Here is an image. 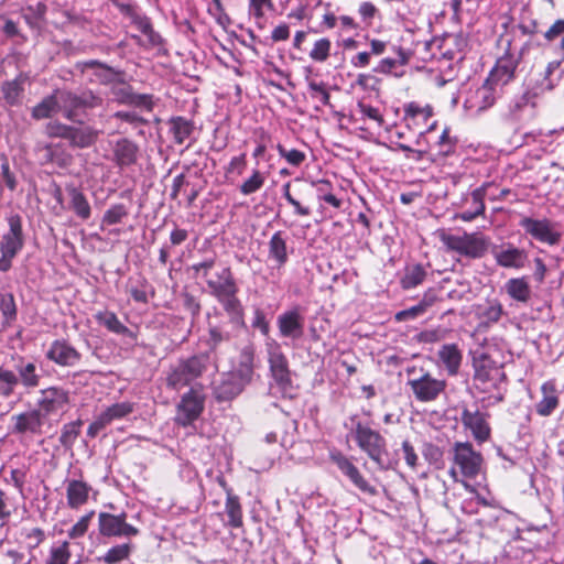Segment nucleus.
Wrapping results in <instances>:
<instances>
[{
	"label": "nucleus",
	"mask_w": 564,
	"mask_h": 564,
	"mask_svg": "<svg viewBox=\"0 0 564 564\" xmlns=\"http://www.w3.org/2000/svg\"><path fill=\"white\" fill-rule=\"evenodd\" d=\"M224 311L228 314L230 323L237 327L245 326L243 306L237 294L218 300Z\"/></svg>",
	"instance_id": "7c9ffc66"
},
{
	"label": "nucleus",
	"mask_w": 564,
	"mask_h": 564,
	"mask_svg": "<svg viewBox=\"0 0 564 564\" xmlns=\"http://www.w3.org/2000/svg\"><path fill=\"white\" fill-rule=\"evenodd\" d=\"M19 384V378L15 372L0 366V395L9 398L13 394Z\"/></svg>",
	"instance_id": "49530a36"
},
{
	"label": "nucleus",
	"mask_w": 564,
	"mask_h": 564,
	"mask_svg": "<svg viewBox=\"0 0 564 564\" xmlns=\"http://www.w3.org/2000/svg\"><path fill=\"white\" fill-rule=\"evenodd\" d=\"M0 311L7 323L17 318V305L12 293L0 294Z\"/></svg>",
	"instance_id": "603ef678"
},
{
	"label": "nucleus",
	"mask_w": 564,
	"mask_h": 564,
	"mask_svg": "<svg viewBox=\"0 0 564 564\" xmlns=\"http://www.w3.org/2000/svg\"><path fill=\"white\" fill-rule=\"evenodd\" d=\"M254 351L251 347H245L240 354L238 367L231 373L246 387L253 377Z\"/></svg>",
	"instance_id": "bb28decb"
},
{
	"label": "nucleus",
	"mask_w": 564,
	"mask_h": 564,
	"mask_svg": "<svg viewBox=\"0 0 564 564\" xmlns=\"http://www.w3.org/2000/svg\"><path fill=\"white\" fill-rule=\"evenodd\" d=\"M305 317L299 306L288 310L276 318V325L280 335L293 340L300 339L304 335Z\"/></svg>",
	"instance_id": "dca6fc26"
},
{
	"label": "nucleus",
	"mask_w": 564,
	"mask_h": 564,
	"mask_svg": "<svg viewBox=\"0 0 564 564\" xmlns=\"http://www.w3.org/2000/svg\"><path fill=\"white\" fill-rule=\"evenodd\" d=\"M401 451L403 453L404 460L411 469H415L419 464V457L415 449L410 441L404 440L401 444Z\"/></svg>",
	"instance_id": "e2e57ef3"
},
{
	"label": "nucleus",
	"mask_w": 564,
	"mask_h": 564,
	"mask_svg": "<svg viewBox=\"0 0 564 564\" xmlns=\"http://www.w3.org/2000/svg\"><path fill=\"white\" fill-rule=\"evenodd\" d=\"M422 454L424 458L432 465L441 467L443 465L444 453L437 445L425 442L422 447Z\"/></svg>",
	"instance_id": "6e6d98bb"
},
{
	"label": "nucleus",
	"mask_w": 564,
	"mask_h": 564,
	"mask_svg": "<svg viewBox=\"0 0 564 564\" xmlns=\"http://www.w3.org/2000/svg\"><path fill=\"white\" fill-rule=\"evenodd\" d=\"M352 433L358 447L365 452L380 469L387 470L392 468L391 460L386 458L387 442L378 431L357 421L354 425Z\"/></svg>",
	"instance_id": "7ed1b4c3"
},
{
	"label": "nucleus",
	"mask_w": 564,
	"mask_h": 564,
	"mask_svg": "<svg viewBox=\"0 0 564 564\" xmlns=\"http://www.w3.org/2000/svg\"><path fill=\"white\" fill-rule=\"evenodd\" d=\"M9 230L2 236L0 241V271L7 272L12 267V260L24 247V234L22 229V218L18 214L8 217Z\"/></svg>",
	"instance_id": "39448f33"
},
{
	"label": "nucleus",
	"mask_w": 564,
	"mask_h": 564,
	"mask_svg": "<svg viewBox=\"0 0 564 564\" xmlns=\"http://www.w3.org/2000/svg\"><path fill=\"white\" fill-rule=\"evenodd\" d=\"M542 399L536 403V413L549 416L558 405V397L555 384L551 381L544 382L541 387Z\"/></svg>",
	"instance_id": "cd10ccee"
},
{
	"label": "nucleus",
	"mask_w": 564,
	"mask_h": 564,
	"mask_svg": "<svg viewBox=\"0 0 564 564\" xmlns=\"http://www.w3.org/2000/svg\"><path fill=\"white\" fill-rule=\"evenodd\" d=\"M225 512L228 517L226 525L235 529L242 527V507L239 497L234 492H228V498H226L225 503Z\"/></svg>",
	"instance_id": "72a5a7b5"
},
{
	"label": "nucleus",
	"mask_w": 564,
	"mask_h": 564,
	"mask_svg": "<svg viewBox=\"0 0 564 564\" xmlns=\"http://www.w3.org/2000/svg\"><path fill=\"white\" fill-rule=\"evenodd\" d=\"M70 556L69 543L64 541L58 546L51 549L46 564H68Z\"/></svg>",
	"instance_id": "8fccbe9b"
},
{
	"label": "nucleus",
	"mask_w": 564,
	"mask_h": 564,
	"mask_svg": "<svg viewBox=\"0 0 564 564\" xmlns=\"http://www.w3.org/2000/svg\"><path fill=\"white\" fill-rule=\"evenodd\" d=\"M506 292L508 295L519 302H528L531 295V289L524 278H513L507 281Z\"/></svg>",
	"instance_id": "c9c22d12"
},
{
	"label": "nucleus",
	"mask_w": 564,
	"mask_h": 564,
	"mask_svg": "<svg viewBox=\"0 0 564 564\" xmlns=\"http://www.w3.org/2000/svg\"><path fill=\"white\" fill-rule=\"evenodd\" d=\"M471 204L476 205V209H468L464 210L456 215V218H459L464 221H471L476 217L480 216L485 212V203H484V196L485 191L484 188H476L471 192Z\"/></svg>",
	"instance_id": "79ce46f5"
},
{
	"label": "nucleus",
	"mask_w": 564,
	"mask_h": 564,
	"mask_svg": "<svg viewBox=\"0 0 564 564\" xmlns=\"http://www.w3.org/2000/svg\"><path fill=\"white\" fill-rule=\"evenodd\" d=\"M474 380L481 384V391L490 388L498 389L499 382L506 380L502 367L485 352H475L473 356Z\"/></svg>",
	"instance_id": "423d86ee"
},
{
	"label": "nucleus",
	"mask_w": 564,
	"mask_h": 564,
	"mask_svg": "<svg viewBox=\"0 0 564 564\" xmlns=\"http://www.w3.org/2000/svg\"><path fill=\"white\" fill-rule=\"evenodd\" d=\"M308 88L312 91V97L313 98H318L319 101L323 105H325V106L329 105V102H330V95L325 89L324 83L310 82Z\"/></svg>",
	"instance_id": "69168bd1"
},
{
	"label": "nucleus",
	"mask_w": 564,
	"mask_h": 564,
	"mask_svg": "<svg viewBox=\"0 0 564 564\" xmlns=\"http://www.w3.org/2000/svg\"><path fill=\"white\" fill-rule=\"evenodd\" d=\"M267 351L272 378L282 391H288L292 387V378L286 356L276 341L268 344Z\"/></svg>",
	"instance_id": "9d476101"
},
{
	"label": "nucleus",
	"mask_w": 564,
	"mask_h": 564,
	"mask_svg": "<svg viewBox=\"0 0 564 564\" xmlns=\"http://www.w3.org/2000/svg\"><path fill=\"white\" fill-rule=\"evenodd\" d=\"M170 126L171 132L173 133L174 140L177 144H183L194 131L193 122L183 117L172 118Z\"/></svg>",
	"instance_id": "4c0bfd02"
},
{
	"label": "nucleus",
	"mask_w": 564,
	"mask_h": 564,
	"mask_svg": "<svg viewBox=\"0 0 564 564\" xmlns=\"http://www.w3.org/2000/svg\"><path fill=\"white\" fill-rule=\"evenodd\" d=\"M209 364V352H200L188 358L180 359L170 368L166 377V386L173 390H180L189 386L206 371Z\"/></svg>",
	"instance_id": "f03ea898"
},
{
	"label": "nucleus",
	"mask_w": 564,
	"mask_h": 564,
	"mask_svg": "<svg viewBox=\"0 0 564 564\" xmlns=\"http://www.w3.org/2000/svg\"><path fill=\"white\" fill-rule=\"evenodd\" d=\"M230 335L228 332H225L220 326H212L208 330V339L207 345L209 347L208 351L210 355V362H216V351L218 347L225 343L229 341Z\"/></svg>",
	"instance_id": "37998d69"
},
{
	"label": "nucleus",
	"mask_w": 564,
	"mask_h": 564,
	"mask_svg": "<svg viewBox=\"0 0 564 564\" xmlns=\"http://www.w3.org/2000/svg\"><path fill=\"white\" fill-rule=\"evenodd\" d=\"M4 99L10 105H15L20 100L22 94V87L17 80L7 82L2 87Z\"/></svg>",
	"instance_id": "bf43d9fd"
},
{
	"label": "nucleus",
	"mask_w": 564,
	"mask_h": 564,
	"mask_svg": "<svg viewBox=\"0 0 564 564\" xmlns=\"http://www.w3.org/2000/svg\"><path fill=\"white\" fill-rule=\"evenodd\" d=\"M134 550V545L131 542H126L111 546L107 553L101 557L106 564H116L128 560Z\"/></svg>",
	"instance_id": "ea45409f"
},
{
	"label": "nucleus",
	"mask_w": 564,
	"mask_h": 564,
	"mask_svg": "<svg viewBox=\"0 0 564 564\" xmlns=\"http://www.w3.org/2000/svg\"><path fill=\"white\" fill-rule=\"evenodd\" d=\"M89 491L90 487L85 481L69 480L66 488L67 505L72 509L79 508L87 502Z\"/></svg>",
	"instance_id": "c85d7f7f"
},
{
	"label": "nucleus",
	"mask_w": 564,
	"mask_h": 564,
	"mask_svg": "<svg viewBox=\"0 0 564 564\" xmlns=\"http://www.w3.org/2000/svg\"><path fill=\"white\" fill-rule=\"evenodd\" d=\"M494 258L502 268L521 269L528 260V253L523 249L508 245L506 248H495Z\"/></svg>",
	"instance_id": "5701e85b"
},
{
	"label": "nucleus",
	"mask_w": 564,
	"mask_h": 564,
	"mask_svg": "<svg viewBox=\"0 0 564 564\" xmlns=\"http://www.w3.org/2000/svg\"><path fill=\"white\" fill-rule=\"evenodd\" d=\"M426 278V271L422 264H414L406 267L403 276L401 278V285L403 289L409 290L420 285Z\"/></svg>",
	"instance_id": "a19ab883"
},
{
	"label": "nucleus",
	"mask_w": 564,
	"mask_h": 564,
	"mask_svg": "<svg viewBox=\"0 0 564 564\" xmlns=\"http://www.w3.org/2000/svg\"><path fill=\"white\" fill-rule=\"evenodd\" d=\"M58 99L64 118L78 124H84L88 109H95L102 105V98L89 89L79 94L65 89L58 90Z\"/></svg>",
	"instance_id": "f257e3e1"
},
{
	"label": "nucleus",
	"mask_w": 564,
	"mask_h": 564,
	"mask_svg": "<svg viewBox=\"0 0 564 564\" xmlns=\"http://www.w3.org/2000/svg\"><path fill=\"white\" fill-rule=\"evenodd\" d=\"M488 414L479 409L464 408L460 414L462 424L479 443L486 442L490 437V426L487 422Z\"/></svg>",
	"instance_id": "6ab92c4d"
},
{
	"label": "nucleus",
	"mask_w": 564,
	"mask_h": 564,
	"mask_svg": "<svg viewBox=\"0 0 564 564\" xmlns=\"http://www.w3.org/2000/svg\"><path fill=\"white\" fill-rule=\"evenodd\" d=\"M112 161L120 169L129 167L137 163L139 145L128 138H121L112 147Z\"/></svg>",
	"instance_id": "4be33fe9"
},
{
	"label": "nucleus",
	"mask_w": 564,
	"mask_h": 564,
	"mask_svg": "<svg viewBox=\"0 0 564 564\" xmlns=\"http://www.w3.org/2000/svg\"><path fill=\"white\" fill-rule=\"evenodd\" d=\"M251 326L253 328L259 329L262 335H264V336L269 335V332H270L269 322L267 321L264 312L259 307L254 308V311H253V318L251 322Z\"/></svg>",
	"instance_id": "0e129e2a"
},
{
	"label": "nucleus",
	"mask_w": 564,
	"mask_h": 564,
	"mask_svg": "<svg viewBox=\"0 0 564 564\" xmlns=\"http://www.w3.org/2000/svg\"><path fill=\"white\" fill-rule=\"evenodd\" d=\"M182 299L184 308L191 313L193 319L198 317L202 306L196 297L193 294L186 292L182 294Z\"/></svg>",
	"instance_id": "774afa93"
},
{
	"label": "nucleus",
	"mask_w": 564,
	"mask_h": 564,
	"mask_svg": "<svg viewBox=\"0 0 564 564\" xmlns=\"http://www.w3.org/2000/svg\"><path fill=\"white\" fill-rule=\"evenodd\" d=\"M128 216V210L123 204L112 205L102 216V225H117Z\"/></svg>",
	"instance_id": "3c124183"
},
{
	"label": "nucleus",
	"mask_w": 564,
	"mask_h": 564,
	"mask_svg": "<svg viewBox=\"0 0 564 564\" xmlns=\"http://www.w3.org/2000/svg\"><path fill=\"white\" fill-rule=\"evenodd\" d=\"M408 386L417 401L432 402L445 391L447 383L426 371L417 378L409 379Z\"/></svg>",
	"instance_id": "f8f14e48"
},
{
	"label": "nucleus",
	"mask_w": 564,
	"mask_h": 564,
	"mask_svg": "<svg viewBox=\"0 0 564 564\" xmlns=\"http://www.w3.org/2000/svg\"><path fill=\"white\" fill-rule=\"evenodd\" d=\"M524 50L525 47H522L517 55L507 51L501 57H499L496 62V65L489 73L487 83H495V85H507L510 80H512Z\"/></svg>",
	"instance_id": "4468645a"
},
{
	"label": "nucleus",
	"mask_w": 564,
	"mask_h": 564,
	"mask_svg": "<svg viewBox=\"0 0 564 564\" xmlns=\"http://www.w3.org/2000/svg\"><path fill=\"white\" fill-rule=\"evenodd\" d=\"M66 192L69 197L68 208L82 220H87L91 216V207L85 194L74 185H68Z\"/></svg>",
	"instance_id": "a878e982"
},
{
	"label": "nucleus",
	"mask_w": 564,
	"mask_h": 564,
	"mask_svg": "<svg viewBox=\"0 0 564 564\" xmlns=\"http://www.w3.org/2000/svg\"><path fill=\"white\" fill-rule=\"evenodd\" d=\"M205 408V395L199 387H192L185 392L176 405L174 421L177 425L187 427L193 424L203 413Z\"/></svg>",
	"instance_id": "0eeeda50"
},
{
	"label": "nucleus",
	"mask_w": 564,
	"mask_h": 564,
	"mask_svg": "<svg viewBox=\"0 0 564 564\" xmlns=\"http://www.w3.org/2000/svg\"><path fill=\"white\" fill-rule=\"evenodd\" d=\"M76 68L83 74H89L90 83H98L100 85L124 84L126 73L121 69H116L97 59H89L76 64Z\"/></svg>",
	"instance_id": "1a4fd4ad"
},
{
	"label": "nucleus",
	"mask_w": 564,
	"mask_h": 564,
	"mask_svg": "<svg viewBox=\"0 0 564 564\" xmlns=\"http://www.w3.org/2000/svg\"><path fill=\"white\" fill-rule=\"evenodd\" d=\"M61 112L58 90L45 97L32 109V117L36 120L51 118L54 113Z\"/></svg>",
	"instance_id": "2f4dec72"
},
{
	"label": "nucleus",
	"mask_w": 564,
	"mask_h": 564,
	"mask_svg": "<svg viewBox=\"0 0 564 564\" xmlns=\"http://www.w3.org/2000/svg\"><path fill=\"white\" fill-rule=\"evenodd\" d=\"M243 389L245 386L231 372H226L214 384L213 395L217 402H227L238 397Z\"/></svg>",
	"instance_id": "412c9836"
},
{
	"label": "nucleus",
	"mask_w": 564,
	"mask_h": 564,
	"mask_svg": "<svg viewBox=\"0 0 564 564\" xmlns=\"http://www.w3.org/2000/svg\"><path fill=\"white\" fill-rule=\"evenodd\" d=\"M98 139V131L90 126H73L69 144L74 148L85 149L91 147Z\"/></svg>",
	"instance_id": "c756f323"
},
{
	"label": "nucleus",
	"mask_w": 564,
	"mask_h": 564,
	"mask_svg": "<svg viewBox=\"0 0 564 564\" xmlns=\"http://www.w3.org/2000/svg\"><path fill=\"white\" fill-rule=\"evenodd\" d=\"M95 512L90 511L89 513L83 516L68 531V536L70 539H77L83 536L89 527L90 520L94 517Z\"/></svg>",
	"instance_id": "680f3d73"
},
{
	"label": "nucleus",
	"mask_w": 564,
	"mask_h": 564,
	"mask_svg": "<svg viewBox=\"0 0 564 564\" xmlns=\"http://www.w3.org/2000/svg\"><path fill=\"white\" fill-rule=\"evenodd\" d=\"M73 126L58 121L48 122L46 124V134L51 138H62L69 141Z\"/></svg>",
	"instance_id": "4d7b16f0"
},
{
	"label": "nucleus",
	"mask_w": 564,
	"mask_h": 564,
	"mask_svg": "<svg viewBox=\"0 0 564 564\" xmlns=\"http://www.w3.org/2000/svg\"><path fill=\"white\" fill-rule=\"evenodd\" d=\"M210 294L218 301L238 293V286L230 268H224L218 274V280H207Z\"/></svg>",
	"instance_id": "b1692460"
},
{
	"label": "nucleus",
	"mask_w": 564,
	"mask_h": 564,
	"mask_svg": "<svg viewBox=\"0 0 564 564\" xmlns=\"http://www.w3.org/2000/svg\"><path fill=\"white\" fill-rule=\"evenodd\" d=\"M264 181V175L254 170L252 175L240 185L239 189L243 195H250L258 192L263 186Z\"/></svg>",
	"instance_id": "5fc2aeb1"
},
{
	"label": "nucleus",
	"mask_w": 564,
	"mask_h": 564,
	"mask_svg": "<svg viewBox=\"0 0 564 564\" xmlns=\"http://www.w3.org/2000/svg\"><path fill=\"white\" fill-rule=\"evenodd\" d=\"M453 460L466 478H475L482 464V456L469 442H456L453 445Z\"/></svg>",
	"instance_id": "9b49d317"
},
{
	"label": "nucleus",
	"mask_w": 564,
	"mask_h": 564,
	"mask_svg": "<svg viewBox=\"0 0 564 564\" xmlns=\"http://www.w3.org/2000/svg\"><path fill=\"white\" fill-rule=\"evenodd\" d=\"M330 47L332 43L328 39H319L314 43L308 55L314 62L323 63L328 58Z\"/></svg>",
	"instance_id": "864d4df0"
},
{
	"label": "nucleus",
	"mask_w": 564,
	"mask_h": 564,
	"mask_svg": "<svg viewBox=\"0 0 564 564\" xmlns=\"http://www.w3.org/2000/svg\"><path fill=\"white\" fill-rule=\"evenodd\" d=\"M269 256L275 261L278 267H282L288 262L286 240L282 231L273 234L269 241Z\"/></svg>",
	"instance_id": "473e14b6"
},
{
	"label": "nucleus",
	"mask_w": 564,
	"mask_h": 564,
	"mask_svg": "<svg viewBox=\"0 0 564 564\" xmlns=\"http://www.w3.org/2000/svg\"><path fill=\"white\" fill-rule=\"evenodd\" d=\"M449 132V128H445L436 142L437 153L443 158L454 154L456 150L457 139L451 137Z\"/></svg>",
	"instance_id": "09e8293b"
},
{
	"label": "nucleus",
	"mask_w": 564,
	"mask_h": 564,
	"mask_svg": "<svg viewBox=\"0 0 564 564\" xmlns=\"http://www.w3.org/2000/svg\"><path fill=\"white\" fill-rule=\"evenodd\" d=\"M448 376H456L459 371L463 355L456 344H446L441 347L437 354Z\"/></svg>",
	"instance_id": "393cba45"
},
{
	"label": "nucleus",
	"mask_w": 564,
	"mask_h": 564,
	"mask_svg": "<svg viewBox=\"0 0 564 564\" xmlns=\"http://www.w3.org/2000/svg\"><path fill=\"white\" fill-rule=\"evenodd\" d=\"M47 7L42 2H37L35 6H30L23 13V19L28 25L36 31L41 29V22L44 20Z\"/></svg>",
	"instance_id": "a18cd8bd"
},
{
	"label": "nucleus",
	"mask_w": 564,
	"mask_h": 564,
	"mask_svg": "<svg viewBox=\"0 0 564 564\" xmlns=\"http://www.w3.org/2000/svg\"><path fill=\"white\" fill-rule=\"evenodd\" d=\"M264 9L273 10L274 4L272 0H249V14L257 21L264 17Z\"/></svg>",
	"instance_id": "13d9d810"
},
{
	"label": "nucleus",
	"mask_w": 564,
	"mask_h": 564,
	"mask_svg": "<svg viewBox=\"0 0 564 564\" xmlns=\"http://www.w3.org/2000/svg\"><path fill=\"white\" fill-rule=\"evenodd\" d=\"M494 86H496L495 83H487L486 80L477 90L478 96L482 99L484 108L490 107L495 104L496 97L494 94Z\"/></svg>",
	"instance_id": "338daca9"
},
{
	"label": "nucleus",
	"mask_w": 564,
	"mask_h": 564,
	"mask_svg": "<svg viewBox=\"0 0 564 564\" xmlns=\"http://www.w3.org/2000/svg\"><path fill=\"white\" fill-rule=\"evenodd\" d=\"M96 321L104 325L109 332L118 335H130V329L124 326L113 312L104 311L96 314Z\"/></svg>",
	"instance_id": "e433bc0d"
},
{
	"label": "nucleus",
	"mask_w": 564,
	"mask_h": 564,
	"mask_svg": "<svg viewBox=\"0 0 564 564\" xmlns=\"http://www.w3.org/2000/svg\"><path fill=\"white\" fill-rule=\"evenodd\" d=\"M82 425V420H76L63 425L58 441L66 451H70L73 448L80 434Z\"/></svg>",
	"instance_id": "58836bf2"
},
{
	"label": "nucleus",
	"mask_w": 564,
	"mask_h": 564,
	"mask_svg": "<svg viewBox=\"0 0 564 564\" xmlns=\"http://www.w3.org/2000/svg\"><path fill=\"white\" fill-rule=\"evenodd\" d=\"M45 419L36 409L25 411L11 416V434L13 435H40Z\"/></svg>",
	"instance_id": "f3484780"
},
{
	"label": "nucleus",
	"mask_w": 564,
	"mask_h": 564,
	"mask_svg": "<svg viewBox=\"0 0 564 564\" xmlns=\"http://www.w3.org/2000/svg\"><path fill=\"white\" fill-rule=\"evenodd\" d=\"M46 359L61 367H76L82 354L65 339L54 340L45 352Z\"/></svg>",
	"instance_id": "a211bd4d"
},
{
	"label": "nucleus",
	"mask_w": 564,
	"mask_h": 564,
	"mask_svg": "<svg viewBox=\"0 0 564 564\" xmlns=\"http://www.w3.org/2000/svg\"><path fill=\"white\" fill-rule=\"evenodd\" d=\"M276 150L279 154L284 158L291 165L299 166L305 160V153L296 149L288 150L283 145L278 144Z\"/></svg>",
	"instance_id": "052dcab7"
},
{
	"label": "nucleus",
	"mask_w": 564,
	"mask_h": 564,
	"mask_svg": "<svg viewBox=\"0 0 564 564\" xmlns=\"http://www.w3.org/2000/svg\"><path fill=\"white\" fill-rule=\"evenodd\" d=\"M546 43H557L560 51L564 54V19L556 20L546 31L543 32Z\"/></svg>",
	"instance_id": "de8ad7c7"
},
{
	"label": "nucleus",
	"mask_w": 564,
	"mask_h": 564,
	"mask_svg": "<svg viewBox=\"0 0 564 564\" xmlns=\"http://www.w3.org/2000/svg\"><path fill=\"white\" fill-rule=\"evenodd\" d=\"M19 383L25 389H34L40 384V375L36 372V366L34 362H21L17 366Z\"/></svg>",
	"instance_id": "f704fd0d"
},
{
	"label": "nucleus",
	"mask_w": 564,
	"mask_h": 564,
	"mask_svg": "<svg viewBox=\"0 0 564 564\" xmlns=\"http://www.w3.org/2000/svg\"><path fill=\"white\" fill-rule=\"evenodd\" d=\"M519 226L532 238L550 246L557 245L561 234L555 229L554 223L547 218L534 219L531 217L521 218Z\"/></svg>",
	"instance_id": "ddd939ff"
},
{
	"label": "nucleus",
	"mask_w": 564,
	"mask_h": 564,
	"mask_svg": "<svg viewBox=\"0 0 564 564\" xmlns=\"http://www.w3.org/2000/svg\"><path fill=\"white\" fill-rule=\"evenodd\" d=\"M69 402L68 391L59 387H50L40 391L36 410L46 420L62 410Z\"/></svg>",
	"instance_id": "2eb2a0df"
},
{
	"label": "nucleus",
	"mask_w": 564,
	"mask_h": 564,
	"mask_svg": "<svg viewBox=\"0 0 564 564\" xmlns=\"http://www.w3.org/2000/svg\"><path fill=\"white\" fill-rule=\"evenodd\" d=\"M127 513L100 512L98 514V530L100 535L106 538H132L140 533V530L127 522Z\"/></svg>",
	"instance_id": "6e6552de"
},
{
	"label": "nucleus",
	"mask_w": 564,
	"mask_h": 564,
	"mask_svg": "<svg viewBox=\"0 0 564 564\" xmlns=\"http://www.w3.org/2000/svg\"><path fill=\"white\" fill-rule=\"evenodd\" d=\"M134 405L131 402H120L115 403L110 406H108L105 411H102L100 414L104 417V421L107 422V424H110L112 421L123 419L128 416L130 413L133 412Z\"/></svg>",
	"instance_id": "c03bdc74"
},
{
	"label": "nucleus",
	"mask_w": 564,
	"mask_h": 564,
	"mask_svg": "<svg viewBox=\"0 0 564 564\" xmlns=\"http://www.w3.org/2000/svg\"><path fill=\"white\" fill-rule=\"evenodd\" d=\"M330 460L349 480L361 491L375 494L373 487L364 478L359 469L343 453L336 451L330 453Z\"/></svg>",
	"instance_id": "aec40b11"
},
{
	"label": "nucleus",
	"mask_w": 564,
	"mask_h": 564,
	"mask_svg": "<svg viewBox=\"0 0 564 564\" xmlns=\"http://www.w3.org/2000/svg\"><path fill=\"white\" fill-rule=\"evenodd\" d=\"M438 236L448 251H455L470 259L482 258L489 246V241L478 232H464V235L457 236L443 230Z\"/></svg>",
	"instance_id": "20e7f679"
}]
</instances>
